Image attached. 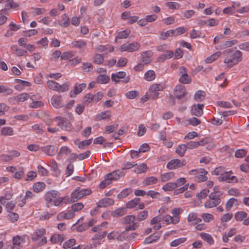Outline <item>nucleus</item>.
<instances>
[{
	"label": "nucleus",
	"instance_id": "1",
	"mask_svg": "<svg viewBox=\"0 0 249 249\" xmlns=\"http://www.w3.org/2000/svg\"><path fill=\"white\" fill-rule=\"evenodd\" d=\"M223 53L225 56L224 63L227 64V67L229 68H231L242 60V53L237 50L236 48L227 49Z\"/></svg>",
	"mask_w": 249,
	"mask_h": 249
},
{
	"label": "nucleus",
	"instance_id": "2",
	"mask_svg": "<svg viewBox=\"0 0 249 249\" xmlns=\"http://www.w3.org/2000/svg\"><path fill=\"white\" fill-rule=\"evenodd\" d=\"M173 94L174 98L172 100L178 99V103L179 104L186 102L190 97L186 91L185 87L180 84L176 86L174 89ZM174 104L175 102L173 101V105Z\"/></svg>",
	"mask_w": 249,
	"mask_h": 249
},
{
	"label": "nucleus",
	"instance_id": "3",
	"mask_svg": "<svg viewBox=\"0 0 249 249\" xmlns=\"http://www.w3.org/2000/svg\"><path fill=\"white\" fill-rule=\"evenodd\" d=\"M46 233L45 229L40 228L33 233L31 239L34 242H37L39 246H43L47 243V239L44 236Z\"/></svg>",
	"mask_w": 249,
	"mask_h": 249
},
{
	"label": "nucleus",
	"instance_id": "4",
	"mask_svg": "<svg viewBox=\"0 0 249 249\" xmlns=\"http://www.w3.org/2000/svg\"><path fill=\"white\" fill-rule=\"evenodd\" d=\"M80 187L78 189L75 190L74 192L71 194V197H69L71 203L76 201L77 200L80 199L83 196L89 195L91 193V191L90 189H82L79 190Z\"/></svg>",
	"mask_w": 249,
	"mask_h": 249
},
{
	"label": "nucleus",
	"instance_id": "5",
	"mask_svg": "<svg viewBox=\"0 0 249 249\" xmlns=\"http://www.w3.org/2000/svg\"><path fill=\"white\" fill-rule=\"evenodd\" d=\"M209 199L207 200L204 203V206L206 208H212L217 206L220 203L219 198L215 196L214 193H211L209 196Z\"/></svg>",
	"mask_w": 249,
	"mask_h": 249
},
{
	"label": "nucleus",
	"instance_id": "6",
	"mask_svg": "<svg viewBox=\"0 0 249 249\" xmlns=\"http://www.w3.org/2000/svg\"><path fill=\"white\" fill-rule=\"evenodd\" d=\"M141 44L138 42H133L130 43H124L121 45L120 50L121 52L127 51L133 52L139 50Z\"/></svg>",
	"mask_w": 249,
	"mask_h": 249
},
{
	"label": "nucleus",
	"instance_id": "7",
	"mask_svg": "<svg viewBox=\"0 0 249 249\" xmlns=\"http://www.w3.org/2000/svg\"><path fill=\"white\" fill-rule=\"evenodd\" d=\"M126 73L124 71H121L116 73H112L111 74V79L116 82H120L119 79L124 78V80H122V82L127 83L130 80L129 77H125Z\"/></svg>",
	"mask_w": 249,
	"mask_h": 249
},
{
	"label": "nucleus",
	"instance_id": "8",
	"mask_svg": "<svg viewBox=\"0 0 249 249\" xmlns=\"http://www.w3.org/2000/svg\"><path fill=\"white\" fill-rule=\"evenodd\" d=\"M40 149L47 155L52 156L57 152L58 147L53 145H48L42 146Z\"/></svg>",
	"mask_w": 249,
	"mask_h": 249
},
{
	"label": "nucleus",
	"instance_id": "9",
	"mask_svg": "<svg viewBox=\"0 0 249 249\" xmlns=\"http://www.w3.org/2000/svg\"><path fill=\"white\" fill-rule=\"evenodd\" d=\"M59 193L56 190H52L48 191L44 195V199L48 203H51L54 199L59 196Z\"/></svg>",
	"mask_w": 249,
	"mask_h": 249
},
{
	"label": "nucleus",
	"instance_id": "10",
	"mask_svg": "<svg viewBox=\"0 0 249 249\" xmlns=\"http://www.w3.org/2000/svg\"><path fill=\"white\" fill-rule=\"evenodd\" d=\"M55 118L56 119H59L58 125L61 127L62 129L68 131L71 129V124L69 120L59 117H56Z\"/></svg>",
	"mask_w": 249,
	"mask_h": 249
},
{
	"label": "nucleus",
	"instance_id": "11",
	"mask_svg": "<svg viewBox=\"0 0 249 249\" xmlns=\"http://www.w3.org/2000/svg\"><path fill=\"white\" fill-rule=\"evenodd\" d=\"M51 103L52 105L56 108H60L64 106L62 97L60 95H53L51 98Z\"/></svg>",
	"mask_w": 249,
	"mask_h": 249
},
{
	"label": "nucleus",
	"instance_id": "12",
	"mask_svg": "<svg viewBox=\"0 0 249 249\" xmlns=\"http://www.w3.org/2000/svg\"><path fill=\"white\" fill-rule=\"evenodd\" d=\"M203 104H198L196 106L193 105L191 109V113L193 115L198 117L201 116L203 114Z\"/></svg>",
	"mask_w": 249,
	"mask_h": 249
},
{
	"label": "nucleus",
	"instance_id": "13",
	"mask_svg": "<svg viewBox=\"0 0 249 249\" xmlns=\"http://www.w3.org/2000/svg\"><path fill=\"white\" fill-rule=\"evenodd\" d=\"M114 204V200L110 198H104L97 203V206L100 208L107 207Z\"/></svg>",
	"mask_w": 249,
	"mask_h": 249
},
{
	"label": "nucleus",
	"instance_id": "14",
	"mask_svg": "<svg viewBox=\"0 0 249 249\" xmlns=\"http://www.w3.org/2000/svg\"><path fill=\"white\" fill-rule=\"evenodd\" d=\"M124 172L121 171L120 170H117L114 172L107 174V177H109L111 180H116L118 179L120 177H122L124 175Z\"/></svg>",
	"mask_w": 249,
	"mask_h": 249
},
{
	"label": "nucleus",
	"instance_id": "15",
	"mask_svg": "<svg viewBox=\"0 0 249 249\" xmlns=\"http://www.w3.org/2000/svg\"><path fill=\"white\" fill-rule=\"evenodd\" d=\"M65 199H67V201H65L66 204L71 203V200H70V198L68 196H66L62 197L58 196L53 200V204L55 206H60L63 203Z\"/></svg>",
	"mask_w": 249,
	"mask_h": 249
},
{
	"label": "nucleus",
	"instance_id": "16",
	"mask_svg": "<svg viewBox=\"0 0 249 249\" xmlns=\"http://www.w3.org/2000/svg\"><path fill=\"white\" fill-rule=\"evenodd\" d=\"M180 160L179 159H173L169 161L166 165V167L169 170L175 169L180 168Z\"/></svg>",
	"mask_w": 249,
	"mask_h": 249
},
{
	"label": "nucleus",
	"instance_id": "17",
	"mask_svg": "<svg viewBox=\"0 0 249 249\" xmlns=\"http://www.w3.org/2000/svg\"><path fill=\"white\" fill-rule=\"evenodd\" d=\"M208 172L203 168L200 169V172L199 174H198L196 176V180L198 182H204L206 181L207 179V177H206V175Z\"/></svg>",
	"mask_w": 249,
	"mask_h": 249
},
{
	"label": "nucleus",
	"instance_id": "18",
	"mask_svg": "<svg viewBox=\"0 0 249 249\" xmlns=\"http://www.w3.org/2000/svg\"><path fill=\"white\" fill-rule=\"evenodd\" d=\"M160 237V233H155L151 234L149 236L146 238L143 241L144 244H149L156 241Z\"/></svg>",
	"mask_w": 249,
	"mask_h": 249
},
{
	"label": "nucleus",
	"instance_id": "19",
	"mask_svg": "<svg viewBox=\"0 0 249 249\" xmlns=\"http://www.w3.org/2000/svg\"><path fill=\"white\" fill-rule=\"evenodd\" d=\"M65 239V237L64 235H60L59 234H54L50 238V241L53 244H57L61 243Z\"/></svg>",
	"mask_w": 249,
	"mask_h": 249
},
{
	"label": "nucleus",
	"instance_id": "20",
	"mask_svg": "<svg viewBox=\"0 0 249 249\" xmlns=\"http://www.w3.org/2000/svg\"><path fill=\"white\" fill-rule=\"evenodd\" d=\"M126 213V210L125 208L122 207L116 209L115 211H112L111 213V216L113 217H120L124 215Z\"/></svg>",
	"mask_w": 249,
	"mask_h": 249
},
{
	"label": "nucleus",
	"instance_id": "21",
	"mask_svg": "<svg viewBox=\"0 0 249 249\" xmlns=\"http://www.w3.org/2000/svg\"><path fill=\"white\" fill-rule=\"evenodd\" d=\"M74 211L71 209V210H69L67 212L65 213H62L59 214L57 216V218L58 220H60L59 218H64L67 219H69L73 217L75 214Z\"/></svg>",
	"mask_w": 249,
	"mask_h": 249
},
{
	"label": "nucleus",
	"instance_id": "22",
	"mask_svg": "<svg viewBox=\"0 0 249 249\" xmlns=\"http://www.w3.org/2000/svg\"><path fill=\"white\" fill-rule=\"evenodd\" d=\"M29 97L30 96L28 93H23L14 96L13 99L14 101L19 103L24 102L27 100Z\"/></svg>",
	"mask_w": 249,
	"mask_h": 249
},
{
	"label": "nucleus",
	"instance_id": "23",
	"mask_svg": "<svg viewBox=\"0 0 249 249\" xmlns=\"http://www.w3.org/2000/svg\"><path fill=\"white\" fill-rule=\"evenodd\" d=\"M86 87V84L85 83H81V84H75L73 89V93L74 95H77L80 93L83 90H84Z\"/></svg>",
	"mask_w": 249,
	"mask_h": 249
},
{
	"label": "nucleus",
	"instance_id": "24",
	"mask_svg": "<svg viewBox=\"0 0 249 249\" xmlns=\"http://www.w3.org/2000/svg\"><path fill=\"white\" fill-rule=\"evenodd\" d=\"M87 43L83 40H74L71 42V45L75 48L83 49L85 48Z\"/></svg>",
	"mask_w": 249,
	"mask_h": 249
},
{
	"label": "nucleus",
	"instance_id": "25",
	"mask_svg": "<svg viewBox=\"0 0 249 249\" xmlns=\"http://www.w3.org/2000/svg\"><path fill=\"white\" fill-rule=\"evenodd\" d=\"M46 187V184L43 182H38L35 183L33 186V189L34 192L39 193L42 192Z\"/></svg>",
	"mask_w": 249,
	"mask_h": 249
},
{
	"label": "nucleus",
	"instance_id": "26",
	"mask_svg": "<svg viewBox=\"0 0 249 249\" xmlns=\"http://www.w3.org/2000/svg\"><path fill=\"white\" fill-rule=\"evenodd\" d=\"M247 217V213L244 211H239L234 214V218L237 221H242Z\"/></svg>",
	"mask_w": 249,
	"mask_h": 249
},
{
	"label": "nucleus",
	"instance_id": "27",
	"mask_svg": "<svg viewBox=\"0 0 249 249\" xmlns=\"http://www.w3.org/2000/svg\"><path fill=\"white\" fill-rule=\"evenodd\" d=\"M148 216V212L147 211L144 210L138 213L136 216V219L141 222L146 219Z\"/></svg>",
	"mask_w": 249,
	"mask_h": 249
},
{
	"label": "nucleus",
	"instance_id": "28",
	"mask_svg": "<svg viewBox=\"0 0 249 249\" xmlns=\"http://www.w3.org/2000/svg\"><path fill=\"white\" fill-rule=\"evenodd\" d=\"M178 187L177 183L176 182H168L162 186V189L165 191H171Z\"/></svg>",
	"mask_w": 249,
	"mask_h": 249
},
{
	"label": "nucleus",
	"instance_id": "29",
	"mask_svg": "<svg viewBox=\"0 0 249 249\" xmlns=\"http://www.w3.org/2000/svg\"><path fill=\"white\" fill-rule=\"evenodd\" d=\"M200 236L202 239L208 242L210 245L213 244L214 240L210 234L205 232H202L200 233Z\"/></svg>",
	"mask_w": 249,
	"mask_h": 249
},
{
	"label": "nucleus",
	"instance_id": "30",
	"mask_svg": "<svg viewBox=\"0 0 249 249\" xmlns=\"http://www.w3.org/2000/svg\"><path fill=\"white\" fill-rule=\"evenodd\" d=\"M179 81L180 83L184 84H188L191 82L192 79L188 73H184L181 75L179 78Z\"/></svg>",
	"mask_w": 249,
	"mask_h": 249
},
{
	"label": "nucleus",
	"instance_id": "31",
	"mask_svg": "<svg viewBox=\"0 0 249 249\" xmlns=\"http://www.w3.org/2000/svg\"><path fill=\"white\" fill-rule=\"evenodd\" d=\"M187 150L186 144H180L176 148V152L180 156L183 157Z\"/></svg>",
	"mask_w": 249,
	"mask_h": 249
},
{
	"label": "nucleus",
	"instance_id": "32",
	"mask_svg": "<svg viewBox=\"0 0 249 249\" xmlns=\"http://www.w3.org/2000/svg\"><path fill=\"white\" fill-rule=\"evenodd\" d=\"M130 31L128 29L124 30L118 33L116 36L115 41L117 42L118 39L126 38L128 37Z\"/></svg>",
	"mask_w": 249,
	"mask_h": 249
},
{
	"label": "nucleus",
	"instance_id": "33",
	"mask_svg": "<svg viewBox=\"0 0 249 249\" xmlns=\"http://www.w3.org/2000/svg\"><path fill=\"white\" fill-rule=\"evenodd\" d=\"M206 96V93L204 91L198 90L195 93V100L197 102L202 101Z\"/></svg>",
	"mask_w": 249,
	"mask_h": 249
},
{
	"label": "nucleus",
	"instance_id": "34",
	"mask_svg": "<svg viewBox=\"0 0 249 249\" xmlns=\"http://www.w3.org/2000/svg\"><path fill=\"white\" fill-rule=\"evenodd\" d=\"M1 134L3 136H12L14 135V131L12 127L5 126L1 129Z\"/></svg>",
	"mask_w": 249,
	"mask_h": 249
},
{
	"label": "nucleus",
	"instance_id": "35",
	"mask_svg": "<svg viewBox=\"0 0 249 249\" xmlns=\"http://www.w3.org/2000/svg\"><path fill=\"white\" fill-rule=\"evenodd\" d=\"M175 173L172 172L166 173L163 174H161L160 176V178L162 182H166L174 177Z\"/></svg>",
	"mask_w": 249,
	"mask_h": 249
},
{
	"label": "nucleus",
	"instance_id": "36",
	"mask_svg": "<svg viewBox=\"0 0 249 249\" xmlns=\"http://www.w3.org/2000/svg\"><path fill=\"white\" fill-rule=\"evenodd\" d=\"M132 189L126 188L123 190L117 196V197L119 199H121L128 196L130 193H132Z\"/></svg>",
	"mask_w": 249,
	"mask_h": 249
},
{
	"label": "nucleus",
	"instance_id": "37",
	"mask_svg": "<svg viewBox=\"0 0 249 249\" xmlns=\"http://www.w3.org/2000/svg\"><path fill=\"white\" fill-rule=\"evenodd\" d=\"M13 90L7 86L4 85L0 86V93H3L4 96L11 95L13 92Z\"/></svg>",
	"mask_w": 249,
	"mask_h": 249
},
{
	"label": "nucleus",
	"instance_id": "38",
	"mask_svg": "<svg viewBox=\"0 0 249 249\" xmlns=\"http://www.w3.org/2000/svg\"><path fill=\"white\" fill-rule=\"evenodd\" d=\"M109 79V77L107 75L101 74L97 77V82L99 84H106Z\"/></svg>",
	"mask_w": 249,
	"mask_h": 249
},
{
	"label": "nucleus",
	"instance_id": "39",
	"mask_svg": "<svg viewBox=\"0 0 249 249\" xmlns=\"http://www.w3.org/2000/svg\"><path fill=\"white\" fill-rule=\"evenodd\" d=\"M104 60V57L102 54L96 53L93 57V62L96 64H102Z\"/></svg>",
	"mask_w": 249,
	"mask_h": 249
},
{
	"label": "nucleus",
	"instance_id": "40",
	"mask_svg": "<svg viewBox=\"0 0 249 249\" xmlns=\"http://www.w3.org/2000/svg\"><path fill=\"white\" fill-rule=\"evenodd\" d=\"M175 35V31L174 30H170L165 33L161 32L160 34V39L165 40L169 36H172Z\"/></svg>",
	"mask_w": 249,
	"mask_h": 249
},
{
	"label": "nucleus",
	"instance_id": "41",
	"mask_svg": "<svg viewBox=\"0 0 249 249\" xmlns=\"http://www.w3.org/2000/svg\"><path fill=\"white\" fill-rule=\"evenodd\" d=\"M158 181V178L155 177H149L146 178L144 181L143 183L146 185H149L155 184Z\"/></svg>",
	"mask_w": 249,
	"mask_h": 249
},
{
	"label": "nucleus",
	"instance_id": "42",
	"mask_svg": "<svg viewBox=\"0 0 249 249\" xmlns=\"http://www.w3.org/2000/svg\"><path fill=\"white\" fill-rule=\"evenodd\" d=\"M144 78L148 81L153 80L155 78V73L154 71H148L144 74Z\"/></svg>",
	"mask_w": 249,
	"mask_h": 249
},
{
	"label": "nucleus",
	"instance_id": "43",
	"mask_svg": "<svg viewBox=\"0 0 249 249\" xmlns=\"http://www.w3.org/2000/svg\"><path fill=\"white\" fill-rule=\"evenodd\" d=\"M147 167L145 164H141L137 166L134 169V172L137 174L144 172L147 170Z\"/></svg>",
	"mask_w": 249,
	"mask_h": 249
},
{
	"label": "nucleus",
	"instance_id": "44",
	"mask_svg": "<svg viewBox=\"0 0 249 249\" xmlns=\"http://www.w3.org/2000/svg\"><path fill=\"white\" fill-rule=\"evenodd\" d=\"M209 193V190L207 189H204L202 190L200 192L197 194L196 197L198 199H204L208 196Z\"/></svg>",
	"mask_w": 249,
	"mask_h": 249
},
{
	"label": "nucleus",
	"instance_id": "45",
	"mask_svg": "<svg viewBox=\"0 0 249 249\" xmlns=\"http://www.w3.org/2000/svg\"><path fill=\"white\" fill-rule=\"evenodd\" d=\"M238 200L234 197L230 198L226 203V210L227 211H230L233 204L237 202Z\"/></svg>",
	"mask_w": 249,
	"mask_h": 249
},
{
	"label": "nucleus",
	"instance_id": "46",
	"mask_svg": "<svg viewBox=\"0 0 249 249\" xmlns=\"http://www.w3.org/2000/svg\"><path fill=\"white\" fill-rule=\"evenodd\" d=\"M62 23L60 25L63 27H68L70 24V18L67 14H64L62 16Z\"/></svg>",
	"mask_w": 249,
	"mask_h": 249
},
{
	"label": "nucleus",
	"instance_id": "47",
	"mask_svg": "<svg viewBox=\"0 0 249 249\" xmlns=\"http://www.w3.org/2000/svg\"><path fill=\"white\" fill-rule=\"evenodd\" d=\"M110 117V114L107 111L102 112L96 116V120L100 121L104 119L109 118Z\"/></svg>",
	"mask_w": 249,
	"mask_h": 249
},
{
	"label": "nucleus",
	"instance_id": "48",
	"mask_svg": "<svg viewBox=\"0 0 249 249\" xmlns=\"http://www.w3.org/2000/svg\"><path fill=\"white\" fill-rule=\"evenodd\" d=\"M220 54V52H217L213 54H212L211 56L208 57L205 59V62L206 63H211L212 62L215 60L219 56V54Z\"/></svg>",
	"mask_w": 249,
	"mask_h": 249
},
{
	"label": "nucleus",
	"instance_id": "49",
	"mask_svg": "<svg viewBox=\"0 0 249 249\" xmlns=\"http://www.w3.org/2000/svg\"><path fill=\"white\" fill-rule=\"evenodd\" d=\"M112 181L109 177H107L106 175V177L104 180H103L99 184V188L100 189L105 188L107 185L110 184Z\"/></svg>",
	"mask_w": 249,
	"mask_h": 249
},
{
	"label": "nucleus",
	"instance_id": "50",
	"mask_svg": "<svg viewBox=\"0 0 249 249\" xmlns=\"http://www.w3.org/2000/svg\"><path fill=\"white\" fill-rule=\"evenodd\" d=\"M81 69L85 72H89L92 70L93 66L91 63L85 62L82 64Z\"/></svg>",
	"mask_w": 249,
	"mask_h": 249
},
{
	"label": "nucleus",
	"instance_id": "51",
	"mask_svg": "<svg viewBox=\"0 0 249 249\" xmlns=\"http://www.w3.org/2000/svg\"><path fill=\"white\" fill-rule=\"evenodd\" d=\"M186 240V238L184 237L175 239L171 242V243H170V246L171 247H177L178 245L181 244V243L185 242Z\"/></svg>",
	"mask_w": 249,
	"mask_h": 249
},
{
	"label": "nucleus",
	"instance_id": "52",
	"mask_svg": "<svg viewBox=\"0 0 249 249\" xmlns=\"http://www.w3.org/2000/svg\"><path fill=\"white\" fill-rule=\"evenodd\" d=\"M71 153V150L70 148H69L68 146H63L60 148L59 153L57 154V157H60L61 154H64L66 155H67L69 154H70Z\"/></svg>",
	"mask_w": 249,
	"mask_h": 249
},
{
	"label": "nucleus",
	"instance_id": "53",
	"mask_svg": "<svg viewBox=\"0 0 249 249\" xmlns=\"http://www.w3.org/2000/svg\"><path fill=\"white\" fill-rule=\"evenodd\" d=\"M139 95V93L138 91L136 90H132L128 91L125 93V96L130 99H133L135 98L136 97L138 96Z\"/></svg>",
	"mask_w": 249,
	"mask_h": 249
},
{
	"label": "nucleus",
	"instance_id": "54",
	"mask_svg": "<svg viewBox=\"0 0 249 249\" xmlns=\"http://www.w3.org/2000/svg\"><path fill=\"white\" fill-rule=\"evenodd\" d=\"M136 165H137L136 163H131L128 161L124 162L121 169V171L124 172V170L131 169L133 167H135Z\"/></svg>",
	"mask_w": 249,
	"mask_h": 249
},
{
	"label": "nucleus",
	"instance_id": "55",
	"mask_svg": "<svg viewBox=\"0 0 249 249\" xmlns=\"http://www.w3.org/2000/svg\"><path fill=\"white\" fill-rule=\"evenodd\" d=\"M73 55L74 54L73 52L71 51L64 52L61 56V60H68L70 58H71L73 56Z\"/></svg>",
	"mask_w": 249,
	"mask_h": 249
},
{
	"label": "nucleus",
	"instance_id": "56",
	"mask_svg": "<svg viewBox=\"0 0 249 249\" xmlns=\"http://www.w3.org/2000/svg\"><path fill=\"white\" fill-rule=\"evenodd\" d=\"M166 5L171 9H178L181 6L180 4L176 2H168L166 3Z\"/></svg>",
	"mask_w": 249,
	"mask_h": 249
},
{
	"label": "nucleus",
	"instance_id": "57",
	"mask_svg": "<svg viewBox=\"0 0 249 249\" xmlns=\"http://www.w3.org/2000/svg\"><path fill=\"white\" fill-rule=\"evenodd\" d=\"M58 83L52 80H48L47 82L48 87L49 88V89L55 91L58 90Z\"/></svg>",
	"mask_w": 249,
	"mask_h": 249
},
{
	"label": "nucleus",
	"instance_id": "58",
	"mask_svg": "<svg viewBox=\"0 0 249 249\" xmlns=\"http://www.w3.org/2000/svg\"><path fill=\"white\" fill-rule=\"evenodd\" d=\"M201 217L205 222H210L214 219L213 216L212 214L208 213H202Z\"/></svg>",
	"mask_w": 249,
	"mask_h": 249
},
{
	"label": "nucleus",
	"instance_id": "59",
	"mask_svg": "<svg viewBox=\"0 0 249 249\" xmlns=\"http://www.w3.org/2000/svg\"><path fill=\"white\" fill-rule=\"evenodd\" d=\"M75 243V240L74 238H71L66 242L63 245V248L64 249H68L72 247Z\"/></svg>",
	"mask_w": 249,
	"mask_h": 249
},
{
	"label": "nucleus",
	"instance_id": "60",
	"mask_svg": "<svg viewBox=\"0 0 249 249\" xmlns=\"http://www.w3.org/2000/svg\"><path fill=\"white\" fill-rule=\"evenodd\" d=\"M124 224H130L131 223H134V221L136 220V216L133 215H129L125 216L123 218Z\"/></svg>",
	"mask_w": 249,
	"mask_h": 249
},
{
	"label": "nucleus",
	"instance_id": "61",
	"mask_svg": "<svg viewBox=\"0 0 249 249\" xmlns=\"http://www.w3.org/2000/svg\"><path fill=\"white\" fill-rule=\"evenodd\" d=\"M247 154V151L243 149L237 150L235 152V156L237 158H242Z\"/></svg>",
	"mask_w": 249,
	"mask_h": 249
},
{
	"label": "nucleus",
	"instance_id": "62",
	"mask_svg": "<svg viewBox=\"0 0 249 249\" xmlns=\"http://www.w3.org/2000/svg\"><path fill=\"white\" fill-rule=\"evenodd\" d=\"M118 126L119 124H115L111 125H108L106 127L105 130L107 133H110L117 129Z\"/></svg>",
	"mask_w": 249,
	"mask_h": 249
},
{
	"label": "nucleus",
	"instance_id": "63",
	"mask_svg": "<svg viewBox=\"0 0 249 249\" xmlns=\"http://www.w3.org/2000/svg\"><path fill=\"white\" fill-rule=\"evenodd\" d=\"M83 207L84 205L83 203L81 202H78L73 204L71 206V209H72L75 212L81 210L83 208Z\"/></svg>",
	"mask_w": 249,
	"mask_h": 249
},
{
	"label": "nucleus",
	"instance_id": "64",
	"mask_svg": "<svg viewBox=\"0 0 249 249\" xmlns=\"http://www.w3.org/2000/svg\"><path fill=\"white\" fill-rule=\"evenodd\" d=\"M142 61L144 64H147L151 62V59L149 56L147 55V52H143L142 54Z\"/></svg>",
	"mask_w": 249,
	"mask_h": 249
}]
</instances>
